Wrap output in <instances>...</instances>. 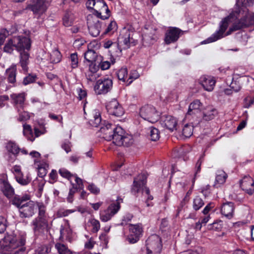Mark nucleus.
I'll use <instances>...</instances> for the list:
<instances>
[{"instance_id": "obj_18", "label": "nucleus", "mask_w": 254, "mask_h": 254, "mask_svg": "<svg viewBox=\"0 0 254 254\" xmlns=\"http://www.w3.org/2000/svg\"><path fill=\"white\" fill-rule=\"evenodd\" d=\"M85 118L92 127H98L101 122L100 112H84Z\"/></svg>"}, {"instance_id": "obj_45", "label": "nucleus", "mask_w": 254, "mask_h": 254, "mask_svg": "<svg viewBox=\"0 0 254 254\" xmlns=\"http://www.w3.org/2000/svg\"><path fill=\"white\" fill-rule=\"evenodd\" d=\"M127 76V68H122L117 72V76L120 80L125 81L126 78Z\"/></svg>"}, {"instance_id": "obj_17", "label": "nucleus", "mask_w": 254, "mask_h": 254, "mask_svg": "<svg viewBox=\"0 0 254 254\" xmlns=\"http://www.w3.org/2000/svg\"><path fill=\"white\" fill-rule=\"evenodd\" d=\"M240 186L243 190L249 194L254 191V181L249 176L244 177L240 182Z\"/></svg>"}, {"instance_id": "obj_31", "label": "nucleus", "mask_w": 254, "mask_h": 254, "mask_svg": "<svg viewBox=\"0 0 254 254\" xmlns=\"http://www.w3.org/2000/svg\"><path fill=\"white\" fill-rule=\"evenodd\" d=\"M23 132L24 135L27 136L29 140L33 141L35 139V137H33V132L31 126L29 125L24 124L23 125Z\"/></svg>"}, {"instance_id": "obj_62", "label": "nucleus", "mask_w": 254, "mask_h": 254, "mask_svg": "<svg viewBox=\"0 0 254 254\" xmlns=\"http://www.w3.org/2000/svg\"><path fill=\"white\" fill-rule=\"evenodd\" d=\"M254 104V97L252 99L250 97H248L244 99V107L248 108L251 105Z\"/></svg>"}, {"instance_id": "obj_36", "label": "nucleus", "mask_w": 254, "mask_h": 254, "mask_svg": "<svg viewBox=\"0 0 254 254\" xmlns=\"http://www.w3.org/2000/svg\"><path fill=\"white\" fill-rule=\"evenodd\" d=\"M204 204V202L202 198L199 196H196L193 201V208L197 211L202 207Z\"/></svg>"}, {"instance_id": "obj_15", "label": "nucleus", "mask_w": 254, "mask_h": 254, "mask_svg": "<svg viewBox=\"0 0 254 254\" xmlns=\"http://www.w3.org/2000/svg\"><path fill=\"white\" fill-rule=\"evenodd\" d=\"M146 246L147 249L162 250V245L161 238L156 234L151 235L146 241Z\"/></svg>"}, {"instance_id": "obj_1", "label": "nucleus", "mask_w": 254, "mask_h": 254, "mask_svg": "<svg viewBox=\"0 0 254 254\" xmlns=\"http://www.w3.org/2000/svg\"><path fill=\"white\" fill-rule=\"evenodd\" d=\"M131 32L129 29L126 28H123L120 32L118 38L117 43H113L110 41L106 42L104 44L105 48H109L110 47L117 48L116 51L117 55L121 54L122 48L124 49H128L131 46L136 45L137 41L133 39L131 37Z\"/></svg>"}, {"instance_id": "obj_44", "label": "nucleus", "mask_w": 254, "mask_h": 254, "mask_svg": "<svg viewBox=\"0 0 254 254\" xmlns=\"http://www.w3.org/2000/svg\"><path fill=\"white\" fill-rule=\"evenodd\" d=\"M14 47V43L13 42L12 39H11L9 40L8 42L5 44L3 47V51L4 52L11 54L13 51Z\"/></svg>"}, {"instance_id": "obj_58", "label": "nucleus", "mask_w": 254, "mask_h": 254, "mask_svg": "<svg viewBox=\"0 0 254 254\" xmlns=\"http://www.w3.org/2000/svg\"><path fill=\"white\" fill-rule=\"evenodd\" d=\"M112 118H117L120 121H124L125 118L124 117V112H112Z\"/></svg>"}, {"instance_id": "obj_49", "label": "nucleus", "mask_w": 254, "mask_h": 254, "mask_svg": "<svg viewBox=\"0 0 254 254\" xmlns=\"http://www.w3.org/2000/svg\"><path fill=\"white\" fill-rule=\"evenodd\" d=\"M72 185V188H71L69 190L68 195L67 197V201L71 203L73 201V198L74 194L78 191V188L77 187H75V185L74 184H71Z\"/></svg>"}, {"instance_id": "obj_38", "label": "nucleus", "mask_w": 254, "mask_h": 254, "mask_svg": "<svg viewBox=\"0 0 254 254\" xmlns=\"http://www.w3.org/2000/svg\"><path fill=\"white\" fill-rule=\"evenodd\" d=\"M61 58L62 55L58 50H55L52 51V53L51 54V60L52 63H59L61 60Z\"/></svg>"}, {"instance_id": "obj_10", "label": "nucleus", "mask_w": 254, "mask_h": 254, "mask_svg": "<svg viewBox=\"0 0 254 254\" xmlns=\"http://www.w3.org/2000/svg\"><path fill=\"white\" fill-rule=\"evenodd\" d=\"M47 6L45 0H32L31 3L28 4L26 9H29L34 13H42L47 9Z\"/></svg>"}, {"instance_id": "obj_2", "label": "nucleus", "mask_w": 254, "mask_h": 254, "mask_svg": "<svg viewBox=\"0 0 254 254\" xmlns=\"http://www.w3.org/2000/svg\"><path fill=\"white\" fill-rule=\"evenodd\" d=\"M7 244L4 250L5 254H26L24 245L26 243V236L21 235L18 239L15 237L9 236L5 238Z\"/></svg>"}, {"instance_id": "obj_39", "label": "nucleus", "mask_w": 254, "mask_h": 254, "mask_svg": "<svg viewBox=\"0 0 254 254\" xmlns=\"http://www.w3.org/2000/svg\"><path fill=\"white\" fill-rule=\"evenodd\" d=\"M55 247L59 254H71L70 251L64 244L58 243L56 244Z\"/></svg>"}, {"instance_id": "obj_19", "label": "nucleus", "mask_w": 254, "mask_h": 254, "mask_svg": "<svg viewBox=\"0 0 254 254\" xmlns=\"http://www.w3.org/2000/svg\"><path fill=\"white\" fill-rule=\"evenodd\" d=\"M0 190L7 198H12L14 194V190L7 180L0 179Z\"/></svg>"}, {"instance_id": "obj_3", "label": "nucleus", "mask_w": 254, "mask_h": 254, "mask_svg": "<svg viewBox=\"0 0 254 254\" xmlns=\"http://www.w3.org/2000/svg\"><path fill=\"white\" fill-rule=\"evenodd\" d=\"M252 25H254V13L248 14L236 20L229 28L226 35H229L234 31L247 28Z\"/></svg>"}, {"instance_id": "obj_11", "label": "nucleus", "mask_w": 254, "mask_h": 254, "mask_svg": "<svg viewBox=\"0 0 254 254\" xmlns=\"http://www.w3.org/2000/svg\"><path fill=\"white\" fill-rule=\"evenodd\" d=\"M183 31L176 27H172L168 30L165 34V42L166 44H170L177 41Z\"/></svg>"}, {"instance_id": "obj_48", "label": "nucleus", "mask_w": 254, "mask_h": 254, "mask_svg": "<svg viewBox=\"0 0 254 254\" xmlns=\"http://www.w3.org/2000/svg\"><path fill=\"white\" fill-rule=\"evenodd\" d=\"M38 209H39V213L38 216L37 218H47L45 215V206L42 203H38L37 204Z\"/></svg>"}, {"instance_id": "obj_33", "label": "nucleus", "mask_w": 254, "mask_h": 254, "mask_svg": "<svg viewBox=\"0 0 254 254\" xmlns=\"http://www.w3.org/2000/svg\"><path fill=\"white\" fill-rule=\"evenodd\" d=\"M97 56V54L93 50H88L84 54V58L89 63L95 62Z\"/></svg>"}, {"instance_id": "obj_13", "label": "nucleus", "mask_w": 254, "mask_h": 254, "mask_svg": "<svg viewBox=\"0 0 254 254\" xmlns=\"http://www.w3.org/2000/svg\"><path fill=\"white\" fill-rule=\"evenodd\" d=\"M146 179L147 176L144 173L139 174L135 178L131 190V192L134 194L138 193L141 188L145 185Z\"/></svg>"}, {"instance_id": "obj_9", "label": "nucleus", "mask_w": 254, "mask_h": 254, "mask_svg": "<svg viewBox=\"0 0 254 254\" xmlns=\"http://www.w3.org/2000/svg\"><path fill=\"white\" fill-rule=\"evenodd\" d=\"M14 48L18 51H23L24 49L29 50L31 46L30 39L24 36H15L12 38Z\"/></svg>"}, {"instance_id": "obj_55", "label": "nucleus", "mask_w": 254, "mask_h": 254, "mask_svg": "<svg viewBox=\"0 0 254 254\" xmlns=\"http://www.w3.org/2000/svg\"><path fill=\"white\" fill-rule=\"evenodd\" d=\"M200 113V115L202 117V120L206 121H209L212 119H213L215 115L212 112H199Z\"/></svg>"}, {"instance_id": "obj_12", "label": "nucleus", "mask_w": 254, "mask_h": 254, "mask_svg": "<svg viewBox=\"0 0 254 254\" xmlns=\"http://www.w3.org/2000/svg\"><path fill=\"white\" fill-rule=\"evenodd\" d=\"M228 26V23L227 20L225 19L222 21V24L220 25V29L214 33L211 37H209L206 40L202 42V44H207L215 42L217 40L223 37L224 33L225 32Z\"/></svg>"}, {"instance_id": "obj_29", "label": "nucleus", "mask_w": 254, "mask_h": 254, "mask_svg": "<svg viewBox=\"0 0 254 254\" xmlns=\"http://www.w3.org/2000/svg\"><path fill=\"white\" fill-rule=\"evenodd\" d=\"M129 234L140 237L142 232L141 226L139 224H130L129 226Z\"/></svg>"}, {"instance_id": "obj_20", "label": "nucleus", "mask_w": 254, "mask_h": 254, "mask_svg": "<svg viewBox=\"0 0 254 254\" xmlns=\"http://www.w3.org/2000/svg\"><path fill=\"white\" fill-rule=\"evenodd\" d=\"M125 133V130L121 127H116L113 133V136H111V140L113 142L118 146H122L123 141L122 139Z\"/></svg>"}, {"instance_id": "obj_63", "label": "nucleus", "mask_w": 254, "mask_h": 254, "mask_svg": "<svg viewBox=\"0 0 254 254\" xmlns=\"http://www.w3.org/2000/svg\"><path fill=\"white\" fill-rule=\"evenodd\" d=\"M63 23L65 26L68 27L71 25L72 20L68 13H66L63 18Z\"/></svg>"}, {"instance_id": "obj_47", "label": "nucleus", "mask_w": 254, "mask_h": 254, "mask_svg": "<svg viewBox=\"0 0 254 254\" xmlns=\"http://www.w3.org/2000/svg\"><path fill=\"white\" fill-rule=\"evenodd\" d=\"M201 103L199 100H196L192 102L189 106L188 111H192L193 110H201Z\"/></svg>"}, {"instance_id": "obj_56", "label": "nucleus", "mask_w": 254, "mask_h": 254, "mask_svg": "<svg viewBox=\"0 0 254 254\" xmlns=\"http://www.w3.org/2000/svg\"><path fill=\"white\" fill-rule=\"evenodd\" d=\"M73 212H74V210L71 209H60L57 212V216L59 217H65Z\"/></svg>"}, {"instance_id": "obj_6", "label": "nucleus", "mask_w": 254, "mask_h": 254, "mask_svg": "<svg viewBox=\"0 0 254 254\" xmlns=\"http://www.w3.org/2000/svg\"><path fill=\"white\" fill-rule=\"evenodd\" d=\"M123 202V199L118 198L116 203L111 204L107 209L101 212L100 219L104 222H107L116 214L120 209V203Z\"/></svg>"}, {"instance_id": "obj_25", "label": "nucleus", "mask_w": 254, "mask_h": 254, "mask_svg": "<svg viewBox=\"0 0 254 254\" xmlns=\"http://www.w3.org/2000/svg\"><path fill=\"white\" fill-rule=\"evenodd\" d=\"M150 115H146V112H139V116L144 120H147L149 122L154 123L156 122L159 119V116L156 114V112H150Z\"/></svg>"}, {"instance_id": "obj_34", "label": "nucleus", "mask_w": 254, "mask_h": 254, "mask_svg": "<svg viewBox=\"0 0 254 254\" xmlns=\"http://www.w3.org/2000/svg\"><path fill=\"white\" fill-rule=\"evenodd\" d=\"M106 109L107 110H121L122 109L121 106L120 105L118 101L116 99H113L111 101L109 102L106 106Z\"/></svg>"}, {"instance_id": "obj_42", "label": "nucleus", "mask_w": 254, "mask_h": 254, "mask_svg": "<svg viewBox=\"0 0 254 254\" xmlns=\"http://www.w3.org/2000/svg\"><path fill=\"white\" fill-rule=\"evenodd\" d=\"M227 178V175L224 171H221L216 177V181L218 184H223L225 182Z\"/></svg>"}, {"instance_id": "obj_52", "label": "nucleus", "mask_w": 254, "mask_h": 254, "mask_svg": "<svg viewBox=\"0 0 254 254\" xmlns=\"http://www.w3.org/2000/svg\"><path fill=\"white\" fill-rule=\"evenodd\" d=\"M70 59L72 68L77 67L78 64L77 54L76 53L71 54L70 56Z\"/></svg>"}, {"instance_id": "obj_59", "label": "nucleus", "mask_w": 254, "mask_h": 254, "mask_svg": "<svg viewBox=\"0 0 254 254\" xmlns=\"http://www.w3.org/2000/svg\"><path fill=\"white\" fill-rule=\"evenodd\" d=\"M76 91L78 94L77 98L79 100H81L86 97L87 93L85 90H83L80 88H77Z\"/></svg>"}, {"instance_id": "obj_14", "label": "nucleus", "mask_w": 254, "mask_h": 254, "mask_svg": "<svg viewBox=\"0 0 254 254\" xmlns=\"http://www.w3.org/2000/svg\"><path fill=\"white\" fill-rule=\"evenodd\" d=\"M35 204L33 201L22 204L19 209L20 216L22 218H26L32 216L34 213Z\"/></svg>"}, {"instance_id": "obj_51", "label": "nucleus", "mask_w": 254, "mask_h": 254, "mask_svg": "<svg viewBox=\"0 0 254 254\" xmlns=\"http://www.w3.org/2000/svg\"><path fill=\"white\" fill-rule=\"evenodd\" d=\"M47 164H41L38 167V176L39 177L43 178L46 176L47 173Z\"/></svg>"}, {"instance_id": "obj_61", "label": "nucleus", "mask_w": 254, "mask_h": 254, "mask_svg": "<svg viewBox=\"0 0 254 254\" xmlns=\"http://www.w3.org/2000/svg\"><path fill=\"white\" fill-rule=\"evenodd\" d=\"M48 248L46 246H42L38 248L36 251L35 254H47L48 253Z\"/></svg>"}, {"instance_id": "obj_43", "label": "nucleus", "mask_w": 254, "mask_h": 254, "mask_svg": "<svg viewBox=\"0 0 254 254\" xmlns=\"http://www.w3.org/2000/svg\"><path fill=\"white\" fill-rule=\"evenodd\" d=\"M59 174L64 178L68 179L71 182V178L74 177V174H72L65 168H61L59 171Z\"/></svg>"}, {"instance_id": "obj_60", "label": "nucleus", "mask_w": 254, "mask_h": 254, "mask_svg": "<svg viewBox=\"0 0 254 254\" xmlns=\"http://www.w3.org/2000/svg\"><path fill=\"white\" fill-rule=\"evenodd\" d=\"M22 202L20 196L19 195H15L12 200V204L16 206L19 209L20 206L22 205Z\"/></svg>"}, {"instance_id": "obj_40", "label": "nucleus", "mask_w": 254, "mask_h": 254, "mask_svg": "<svg viewBox=\"0 0 254 254\" xmlns=\"http://www.w3.org/2000/svg\"><path fill=\"white\" fill-rule=\"evenodd\" d=\"M15 179L19 184L23 186L28 185L31 181V179L28 176H26L25 178H24L23 174H22L21 175H19L15 177Z\"/></svg>"}, {"instance_id": "obj_41", "label": "nucleus", "mask_w": 254, "mask_h": 254, "mask_svg": "<svg viewBox=\"0 0 254 254\" xmlns=\"http://www.w3.org/2000/svg\"><path fill=\"white\" fill-rule=\"evenodd\" d=\"M151 33H145L143 37V39L144 40L150 41L151 42L152 41H155L156 38V36L155 35V30L153 28H151Z\"/></svg>"}, {"instance_id": "obj_16", "label": "nucleus", "mask_w": 254, "mask_h": 254, "mask_svg": "<svg viewBox=\"0 0 254 254\" xmlns=\"http://www.w3.org/2000/svg\"><path fill=\"white\" fill-rule=\"evenodd\" d=\"M160 118L162 124L169 130L173 131L177 129L178 122L175 117L170 115H163Z\"/></svg>"}, {"instance_id": "obj_64", "label": "nucleus", "mask_w": 254, "mask_h": 254, "mask_svg": "<svg viewBox=\"0 0 254 254\" xmlns=\"http://www.w3.org/2000/svg\"><path fill=\"white\" fill-rule=\"evenodd\" d=\"M30 118V116L28 112H22L20 114L18 120L19 122H24L29 120Z\"/></svg>"}, {"instance_id": "obj_53", "label": "nucleus", "mask_w": 254, "mask_h": 254, "mask_svg": "<svg viewBox=\"0 0 254 254\" xmlns=\"http://www.w3.org/2000/svg\"><path fill=\"white\" fill-rule=\"evenodd\" d=\"M37 78V77L36 75L29 74L28 76L24 78L23 83L24 85H27L34 82Z\"/></svg>"}, {"instance_id": "obj_7", "label": "nucleus", "mask_w": 254, "mask_h": 254, "mask_svg": "<svg viewBox=\"0 0 254 254\" xmlns=\"http://www.w3.org/2000/svg\"><path fill=\"white\" fill-rule=\"evenodd\" d=\"M112 80L109 78L100 79L97 80L94 90L98 94H104L109 92L112 88Z\"/></svg>"}, {"instance_id": "obj_22", "label": "nucleus", "mask_w": 254, "mask_h": 254, "mask_svg": "<svg viewBox=\"0 0 254 254\" xmlns=\"http://www.w3.org/2000/svg\"><path fill=\"white\" fill-rule=\"evenodd\" d=\"M115 125L111 124H108L106 125L101 127L100 129V132L101 133L102 137L105 139L111 141V136H113V133L115 127Z\"/></svg>"}, {"instance_id": "obj_4", "label": "nucleus", "mask_w": 254, "mask_h": 254, "mask_svg": "<svg viewBox=\"0 0 254 254\" xmlns=\"http://www.w3.org/2000/svg\"><path fill=\"white\" fill-rule=\"evenodd\" d=\"M87 25L89 32L93 37L98 36L100 33L104 22L99 19L97 16L89 15L87 17Z\"/></svg>"}, {"instance_id": "obj_35", "label": "nucleus", "mask_w": 254, "mask_h": 254, "mask_svg": "<svg viewBox=\"0 0 254 254\" xmlns=\"http://www.w3.org/2000/svg\"><path fill=\"white\" fill-rule=\"evenodd\" d=\"M193 126L190 124H186L183 128V135L186 137H190L193 133Z\"/></svg>"}, {"instance_id": "obj_50", "label": "nucleus", "mask_w": 254, "mask_h": 254, "mask_svg": "<svg viewBox=\"0 0 254 254\" xmlns=\"http://www.w3.org/2000/svg\"><path fill=\"white\" fill-rule=\"evenodd\" d=\"M117 28V25L115 21H112L110 23V24L107 26V28L105 30L104 32V34H107L110 32H113L115 30H116Z\"/></svg>"}, {"instance_id": "obj_30", "label": "nucleus", "mask_w": 254, "mask_h": 254, "mask_svg": "<svg viewBox=\"0 0 254 254\" xmlns=\"http://www.w3.org/2000/svg\"><path fill=\"white\" fill-rule=\"evenodd\" d=\"M11 98L15 104L22 105L25 100L24 93L12 94L10 95Z\"/></svg>"}, {"instance_id": "obj_5", "label": "nucleus", "mask_w": 254, "mask_h": 254, "mask_svg": "<svg viewBox=\"0 0 254 254\" xmlns=\"http://www.w3.org/2000/svg\"><path fill=\"white\" fill-rule=\"evenodd\" d=\"M123 202V199L118 198L116 203L111 204L107 209L101 212L100 219L104 222H107L116 214L120 209V203Z\"/></svg>"}, {"instance_id": "obj_27", "label": "nucleus", "mask_w": 254, "mask_h": 254, "mask_svg": "<svg viewBox=\"0 0 254 254\" xmlns=\"http://www.w3.org/2000/svg\"><path fill=\"white\" fill-rule=\"evenodd\" d=\"M7 79L9 82L14 83L16 81V68L15 66H12L6 71Z\"/></svg>"}, {"instance_id": "obj_8", "label": "nucleus", "mask_w": 254, "mask_h": 254, "mask_svg": "<svg viewBox=\"0 0 254 254\" xmlns=\"http://www.w3.org/2000/svg\"><path fill=\"white\" fill-rule=\"evenodd\" d=\"M33 230L36 235L43 234L47 231L48 222L47 218H35L32 223Z\"/></svg>"}, {"instance_id": "obj_32", "label": "nucleus", "mask_w": 254, "mask_h": 254, "mask_svg": "<svg viewBox=\"0 0 254 254\" xmlns=\"http://www.w3.org/2000/svg\"><path fill=\"white\" fill-rule=\"evenodd\" d=\"M6 149L9 153H12L14 156H16L19 152L20 149L18 146L15 143L12 142H9L6 145Z\"/></svg>"}, {"instance_id": "obj_24", "label": "nucleus", "mask_w": 254, "mask_h": 254, "mask_svg": "<svg viewBox=\"0 0 254 254\" xmlns=\"http://www.w3.org/2000/svg\"><path fill=\"white\" fill-rule=\"evenodd\" d=\"M98 6H100V8L98 9L99 12H101V15L98 16V17L101 18L102 19H106L108 18L110 16V11L108 7V6L104 0L101 2H99L97 3Z\"/></svg>"}, {"instance_id": "obj_57", "label": "nucleus", "mask_w": 254, "mask_h": 254, "mask_svg": "<svg viewBox=\"0 0 254 254\" xmlns=\"http://www.w3.org/2000/svg\"><path fill=\"white\" fill-rule=\"evenodd\" d=\"M73 178H75V181L76 183V184H74L75 185V187H77L78 188V190H81L83 189V185L82 183V180L78 178L76 175H74V177H73Z\"/></svg>"}, {"instance_id": "obj_37", "label": "nucleus", "mask_w": 254, "mask_h": 254, "mask_svg": "<svg viewBox=\"0 0 254 254\" xmlns=\"http://www.w3.org/2000/svg\"><path fill=\"white\" fill-rule=\"evenodd\" d=\"M151 139L152 141H156L160 137V132L159 130L155 127H150L149 128Z\"/></svg>"}, {"instance_id": "obj_46", "label": "nucleus", "mask_w": 254, "mask_h": 254, "mask_svg": "<svg viewBox=\"0 0 254 254\" xmlns=\"http://www.w3.org/2000/svg\"><path fill=\"white\" fill-rule=\"evenodd\" d=\"M122 141H123V145L125 146H128L133 143V140L131 136L126 134L125 133Z\"/></svg>"}, {"instance_id": "obj_21", "label": "nucleus", "mask_w": 254, "mask_h": 254, "mask_svg": "<svg viewBox=\"0 0 254 254\" xmlns=\"http://www.w3.org/2000/svg\"><path fill=\"white\" fill-rule=\"evenodd\" d=\"M199 83L203 88L208 91H211L214 88L215 81L212 77L208 76L203 75L199 79Z\"/></svg>"}, {"instance_id": "obj_54", "label": "nucleus", "mask_w": 254, "mask_h": 254, "mask_svg": "<svg viewBox=\"0 0 254 254\" xmlns=\"http://www.w3.org/2000/svg\"><path fill=\"white\" fill-rule=\"evenodd\" d=\"M90 223L93 227L92 230V232L97 233L100 228L99 221L95 219H92L90 220Z\"/></svg>"}, {"instance_id": "obj_23", "label": "nucleus", "mask_w": 254, "mask_h": 254, "mask_svg": "<svg viewBox=\"0 0 254 254\" xmlns=\"http://www.w3.org/2000/svg\"><path fill=\"white\" fill-rule=\"evenodd\" d=\"M234 203L228 202L223 204L221 207V213L226 217L230 219L233 216L234 211Z\"/></svg>"}, {"instance_id": "obj_26", "label": "nucleus", "mask_w": 254, "mask_h": 254, "mask_svg": "<svg viewBox=\"0 0 254 254\" xmlns=\"http://www.w3.org/2000/svg\"><path fill=\"white\" fill-rule=\"evenodd\" d=\"M102 0H97V1H96L95 0H88L86 3V7L88 9H93L94 7L95 8L94 9L96 13V15L99 16V15L101 14V12L98 11L100 6H98L97 3L102 1Z\"/></svg>"}, {"instance_id": "obj_28", "label": "nucleus", "mask_w": 254, "mask_h": 254, "mask_svg": "<svg viewBox=\"0 0 254 254\" xmlns=\"http://www.w3.org/2000/svg\"><path fill=\"white\" fill-rule=\"evenodd\" d=\"M29 55L27 52L22 51L20 53V64L22 69L27 71V64H28Z\"/></svg>"}]
</instances>
